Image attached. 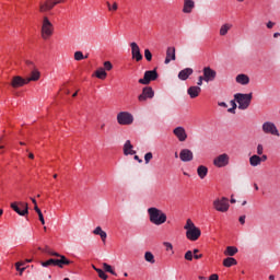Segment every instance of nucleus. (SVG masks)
<instances>
[{"label": "nucleus", "mask_w": 280, "mask_h": 280, "mask_svg": "<svg viewBox=\"0 0 280 280\" xmlns=\"http://www.w3.org/2000/svg\"><path fill=\"white\" fill-rule=\"evenodd\" d=\"M147 213L151 224H154L155 226H161V224H165V222H167V214L156 207L149 208Z\"/></svg>", "instance_id": "obj_1"}, {"label": "nucleus", "mask_w": 280, "mask_h": 280, "mask_svg": "<svg viewBox=\"0 0 280 280\" xmlns=\"http://www.w3.org/2000/svg\"><path fill=\"white\" fill-rule=\"evenodd\" d=\"M184 229L186 231V237L190 242H198L200 238V235H202V232L199 230L198 226L191 221V219H187L186 224L184 225Z\"/></svg>", "instance_id": "obj_2"}, {"label": "nucleus", "mask_w": 280, "mask_h": 280, "mask_svg": "<svg viewBox=\"0 0 280 280\" xmlns=\"http://www.w3.org/2000/svg\"><path fill=\"white\" fill-rule=\"evenodd\" d=\"M234 100L238 104V110H247L253 102V93H236L234 94Z\"/></svg>", "instance_id": "obj_3"}, {"label": "nucleus", "mask_w": 280, "mask_h": 280, "mask_svg": "<svg viewBox=\"0 0 280 280\" xmlns=\"http://www.w3.org/2000/svg\"><path fill=\"white\" fill-rule=\"evenodd\" d=\"M54 34V24L49 21V18L44 16L42 21V38L47 40Z\"/></svg>", "instance_id": "obj_4"}, {"label": "nucleus", "mask_w": 280, "mask_h": 280, "mask_svg": "<svg viewBox=\"0 0 280 280\" xmlns=\"http://www.w3.org/2000/svg\"><path fill=\"white\" fill-rule=\"evenodd\" d=\"M117 121L119 126H132L135 116H132L130 112H120L117 114Z\"/></svg>", "instance_id": "obj_5"}, {"label": "nucleus", "mask_w": 280, "mask_h": 280, "mask_svg": "<svg viewBox=\"0 0 280 280\" xmlns=\"http://www.w3.org/2000/svg\"><path fill=\"white\" fill-rule=\"evenodd\" d=\"M212 163L218 168L228 167L231 163V156L228 153L219 154L213 159Z\"/></svg>", "instance_id": "obj_6"}, {"label": "nucleus", "mask_w": 280, "mask_h": 280, "mask_svg": "<svg viewBox=\"0 0 280 280\" xmlns=\"http://www.w3.org/2000/svg\"><path fill=\"white\" fill-rule=\"evenodd\" d=\"M155 80H159V72H156V69L153 70H147L144 72V77L142 79H139V84L148 85L150 82H154Z\"/></svg>", "instance_id": "obj_7"}, {"label": "nucleus", "mask_w": 280, "mask_h": 280, "mask_svg": "<svg viewBox=\"0 0 280 280\" xmlns=\"http://www.w3.org/2000/svg\"><path fill=\"white\" fill-rule=\"evenodd\" d=\"M11 209L18 213V215H27L30 213V206L27 202L19 201V202H12Z\"/></svg>", "instance_id": "obj_8"}, {"label": "nucleus", "mask_w": 280, "mask_h": 280, "mask_svg": "<svg viewBox=\"0 0 280 280\" xmlns=\"http://www.w3.org/2000/svg\"><path fill=\"white\" fill-rule=\"evenodd\" d=\"M213 207L215 209V211H220L221 213H226V211H229V198L223 197L221 199H215L213 201Z\"/></svg>", "instance_id": "obj_9"}, {"label": "nucleus", "mask_w": 280, "mask_h": 280, "mask_svg": "<svg viewBox=\"0 0 280 280\" xmlns=\"http://www.w3.org/2000/svg\"><path fill=\"white\" fill-rule=\"evenodd\" d=\"M202 73H203L205 82H207V84H209V82H213L215 78H218V72L209 66L203 67Z\"/></svg>", "instance_id": "obj_10"}, {"label": "nucleus", "mask_w": 280, "mask_h": 280, "mask_svg": "<svg viewBox=\"0 0 280 280\" xmlns=\"http://www.w3.org/2000/svg\"><path fill=\"white\" fill-rule=\"evenodd\" d=\"M262 132H265V135H272L273 137H279V129H277V125H275V122H264Z\"/></svg>", "instance_id": "obj_11"}, {"label": "nucleus", "mask_w": 280, "mask_h": 280, "mask_svg": "<svg viewBox=\"0 0 280 280\" xmlns=\"http://www.w3.org/2000/svg\"><path fill=\"white\" fill-rule=\"evenodd\" d=\"M131 47V58L137 62H141L143 60V55H141V48H139V44L136 42L130 43Z\"/></svg>", "instance_id": "obj_12"}, {"label": "nucleus", "mask_w": 280, "mask_h": 280, "mask_svg": "<svg viewBox=\"0 0 280 280\" xmlns=\"http://www.w3.org/2000/svg\"><path fill=\"white\" fill-rule=\"evenodd\" d=\"M154 97V90L150 86L143 88L142 93L138 96L139 102H147Z\"/></svg>", "instance_id": "obj_13"}, {"label": "nucleus", "mask_w": 280, "mask_h": 280, "mask_svg": "<svg viewBox=\"0 0 280 280\" xmlns=\"http://www.w3.org/2000/svg\"><path fill=\"white\" fill-rule=\"evenodd\" d=\"M173 135H175V137L178 139V141H180L182 143L187 141V131L185 130V127L179 126L176 127L173 130Z\"/></svg>", "instance_id": "obj_14"}, {"label": "nucleus", "mask_w": 280, "mask_h": 280, "mask_svg": "<svg viewBox=\"0 0 280 280\" xmlns=\"http://www.w3.org/2000/svg\"><path fill=\"white\" fill-rule=\"evenodd\" d=\"M179 159L183 163H189L194 161V152L189 149H183L179 152Z\"/></svg>", "instance_id": "obj_15"}, {"label": "nucleus", "mask_w": 280, "mask_h": 280, "mask_svg": "<svg viewBox=\"0 0 280 280\" xmlns=\"http://www.w3.org/2000/svg\"><path fill=\"white\" fill-rule=\"evenodd\" d=\"M70 264H73V261L69 260V258L62 254L55 258V266H57V268H65V266H70Z\"/></svg>", "instance_id": "obj_16"}, {"label": "nucleus", "mask_w": 280, "mask_h": 280, "mask_svg": "<svg viewBox=\"0 0 280 280\" xmlns=\"http://www.w3.org/2000/svg\"><path fill=\"white\" fill-rule=\"evenodd\" d=\"M122 152L125 156H132L137 154V151H135V145H132V142L130 140H127L124 143Z\"/></svg>", "instance_id": "obj_17"}, {"label": "nucleus", "mask_w": 280, "mask_h": 280, "mask_svg": "<svg viewBox=\"0 0 280 280\" xmlns=\"http://www.w3.org/2000/svg\"><path fill=\"white\" fill-rule=\"evenodd\" d=\"M56 2L52 0H45L44 2L39 3V12L45 14V12H49V10H54Z\"/></svg>", "instance_id": "obj_18"}, {"label": "nucleus", "mask_w": 280, "mask_h": 280, "mask_svg": "<svg viewBox=\"0 0 280 280\" xmlns=\"http://www.w3.org/2000/svg\"><path fill=\"white\" fill-rule=\"evenodd\" d=\"M171 60H176V48L174 46L167 47L164 63L170 65Z\"/></svg>", "instance_id": "obj_19"}, {"label": "nucleus", "mask_w": 280, "mask_h": 280, "mask_svg": "<svg viewBox=\"0 0 280 280\" xmlns=\"http://www.w3.org/2000/svg\"><path fill=\"white\" fill-rule=\"evenodd\" d=\"M40 80V71L38 68L31 70V73L26 78V83L30 84V82H38Z\"/></svg>", "instance_id": "obj_20"}, {"label": "nucleus", "mask_w": 280, "mask_h": 280, "mask_svg": "<svg viewBox=\"0 0 280 280\" xmlns=\"http://www.w3.org/2000/svg\"><path fill=\"white\" fill-rule=\"evenodd\" d=\"M25 84H27V79H23L19 75L13 77L11 81V86H13V89H19V86H25Z\"/></svg>", "instance_id": "obj_21"}, {"label": "nucleus", "mask_w": 280, "mask_h": 280, "mask_svg": "<svg viewBox=\"0 0 280 280\" xmlns=\"http://www.w3.org/2000/svg\"><path fill=\"white\" fill-rule=\"evenodd\" d=\"M195 8H196V2H194V0H184V7H183L184 14H191Z\"/></svg>", "instance_id": "obj_22"}, {"label": "nucleus", "mask_w": 280, "mask_h": 280, "mask_svg": "<svg viewBox=\"0 0 280 280\" xmlns=\"http://www.w3.org/2000/svg\"><path fill=\"white\" fill-rule=\"evenodd\" d=\"M235 82L242 86H246L247 84H250V78L247 74L241 73L236 75Z\"/></svg>", "instance_id": "obj_23"}, {"label": "nucleus", "mask_w": 280, "mask_h": 280, "mask_svg": "<svg viewBox=\"0 0 280 280\" xmlns=\"http://www.w3.org/2000/svg\"><path fill=\"white\" fill-rule=\"evenodd\" d=\"M201 91L202 89L200 86L194 85L187 90V93L191 100H195V97H198V95H200Z\"/></svg>", "instance_id": "obj_24"}, {"label": "nucleus", "mask_w": 280, "mask_h": 280, "mask_svg": "<svg viewBox=\"0 0 280 280\" xmlns=\"http://www.w3.org/2000/svg\"><path fill=\"white\" fill-rule=\"evenodd\" d=\"M192 73H194V69H191V68H186V69L179 71L178 78H179L180 80L185 81V80H188V79H189V75H191Z\"/></svg>", "instance_id": "obj_25"}, {"label": "nucleus", "mask_w": 280, "mask_h": 280, "mask_svg": "<svg viewBox=\"0 0 280 280\" xmlns=\"http://www.w3.org/2000/svg\"><path fill=\"white\" fill-rule=\"evenodd\" d=\"M197 174L201 180H205V178H207V174H209V168L205 165H199L197 167Z\"/></svg>", "instance_id": "obj_26"}, {"label": "nucleus", "mask_w": 280, "mask_h": 280, "mask_svg": "<svg viewBox=\"0 0 280 280\" xmlns=\"http://www.w3.org/2000/svg\"><path fill=\"white\" fill-rule=\"evenodd\" d=\"M249 165L252 167H259L261 165V156L254 154L249 158Z\"/></svg>", "instance_id": "obj_27"}, {"label": "nucleus", "mask_w": 280, "mask_h": 280, "mask_svg": "<svg viewBox=\"0 0 280 280\" xmlns=\"http://www.w3.org/2000/svg\"><path fill=\"white\" fill-rule=\"evenodd\" d=\"M93 234L94 235H100L102 242H106V237H108V234H106V232H104V230H102V226H96L93 230Z\"/></svg>", "instance_id": "obj_28"}, {"label": "nucleus", "mask_w": 280, "mask_h": 280, "mask_svg": "<svg viewBox=\"0 0 280 280\" xmlns=\"http://www.w3.org/2000/svg\"><path fill=\"white\" fill-rule=\"evenodd\" d=\"M232 27H233V24H231V23H225V24L221 25V27L219 30L220 36H226V34H229V31Z\"/></svg>", "instance_id": "obj_29"}, {"label": "nucleus", "mask_w": 280, "mask_h": 280, "mask_svg": "<svg viewBox=\"0 0 280 280\" xmlns=\"http://www.w3.org/2000/svg\"><path fill=\"white\" fill-rule=\"evenodd\" d=\"M223 266H225V268H231V266H237V260L233 257H228L223 260Z\"/></svg>", "instance_id": "obj_30"}, {"label": "nucleus", "mask_w": 280, "mask_h": 280, "mask_svg": "<svg viewBox=\"0 0 280 280\" xmlns=\"http://www.w3.org/2000/svg\"><path fill=\"white\" fill-rule=\"evenodd\" d=\"M108 73H106V70L104 68H98L95 71V77L98 78V80H106V77Z\"/></svg>", "instance_id": "obj_31"}, {"label": "nucleus", "mask_w": 280, "mask_h": 280, "mask_svg": "<svg viewBox=\"0 0 280 280\" xmlns=\"http://www.w3.org/2000/svg\"><path fill=\"white\" fill-rule=\"evenodd\" d=\"M237 247L235 246H228L225 252H224V255H228L229 257H234V255H237Z\"/></svg>", "instance_id": "obj_32"}, {"label": "nucleus", "mask_w": 280, "mask_h": 280, "mask_svg": "<svg viewBox=\"0 0 280 280\" xmlns=\"http://www.w3.org/2000/svg\"><path fill=\"white\" fill-rule=\"evenodd\" d=\"M40 266L43 268H49V266H56V258H50V259H48L46 261H42Z\"/></svg>", "instance_id": "obj_33"}, {"label": "nucleus", "mask_w": 280, "mask_h": 280, "mask_svg": "<svg viewBox=\"0 0 280 280\" xmlns=\"http://www.w3.org/2000/svg\"><path fill=\"white\" fill-rule=\"evenodd\" d=\"M144 259H145V261H148L149 264H155L154 254H152L151 252H145V253H144Z\"/></svg>", "instance_id": "obj_34"}, {"label": "nucleus", "mask_w": 280, "mask_h": 280, "mask_svg": "<svg viewBox=\"0 0 280 280\" xmlns=\"http://www.w3.org/2000/svg\"><path fill=\"white\" fill-rule=\"evenodd\" d=\"M230 104L232 107L228 109V113L235 115V110H237V101H235V98H234V100L230 101Z\"/></svg>", "instance_id": "obj_35"}, {"label": "nucleus", "mask_w": 280, "mask_h": 280, "mask_svg": "<svg viewBox=\"0 0 280 280\" xmlns=\"http://www.w3.org/2000/svg\"><path fill=\"white\" fill-rule=\"evenodd\" d=\"M103 268H104L105 272H109V275H114V277H117V272H115V270H113V267L110 265L104 262Z\"/></svg>", "instance_id": "obj_36"}, {"label": "nucleus", "mask_w": 280, "mask_h": 280, "mask_svg": "<svg viewBox=\"0 0 280 280\" xmlns=\"http://www.w3.org/2000/svg\"><path fill=\"white\" fill-rule=\"evenodd\" d=\"M84 58H88L86 56L84 57V54L80 50L74 52V60L80 61L84 60Z\"/></svg>", "instance_id": "obj_37"}, {"label": "nucleus", "mask_w": 280, "mask_h": 280, "mask_svg": "<svg viewBox=\"0 0 280 280\" xmlns=\"http://www.w3.org/2000/svg\"><path fill=\"white\" fill-rule=\"evenodd\" d=\"M35 211L39 218L40 223L45 224V217L43 215V211H40V209L38 207H35Z\"/></svg>", "instance_id": "obj_38"}, {"label": "nucleus", "mask_w": 280, "mask_h": 280, "mask_svg": "<svg viewBox=\"0 0 280 280\" xmlns=\"http://www.w3.org/2000/svg\"><path fill=\"white\" fill-rule=\"evenodd\" d=\"M184 258L186 259V261H194V252L191 250L186 252Z\"/></svg>", "instance_id": "obj_39"}, {"label": "nucleus", "mask_w": 280, "mask_h": 280, "mask_svg": "<svg viewBox=\"0 0 280 280\" xmlns=\"http://www.w3.org/2000/svg\"><path fill=\"white\" fill-rule=\"evenodd\" d=\"M96 272H97L100 279H103V280L108 279V275H106V272H104V270H102V269H96Z\"/></svg>", "instance_id": "obj_40"}, {"label": "nucleus", "mask_w": 280, "mask_h": 280, "mask_svg": "<svg viewBox=\"0 0 280 280\" xmlns=\"http://www.w3.org/2000/svg\"><path fill=\"white\" fill-rule=\"evenodd\" d=\"M154 159V155L152 154V152H148L144 154V163L145 165H148L150 163V160Z\"/></svg>", "instance_id": "obj_41"}, {"label": "nucleus", "mask_w": 280, "mask_h": 280, "mask_svg": "<svg viewBox=\"0 0 280 280\" xmlns=\"http://www.w3.org/2000/svg\"><path fill=\"white\" fill-rule=\"evenodd\" d=\"M25 65H26V67H28L30 71H34V69H37L34 61L25 60Z\"/></svg>", "instance_id": "obj_42"}, {"label": "nucleus", "mask_w": 280, "mask_h": 280, "mask_svg": "<svg viewBox=\"0 0 280 280\" xmlns=\"http://www.w3.org/2000/svg\"><path fill=\"white\" fill-rule=\"evenodd\" d=\"M163 246H165V248H166V250L167 252H172V254H174V245H172V243H170V242H164L163 243Z\"/></svg>", "instance_id": "obj_43"}, {"label": "nucleus", "mask_w": 280, "mask_h": 280, "mask_svg": "<svg viewBox=\"0 0 280 280\" xmlns=\"http://www.w3.org/2000/svg\"><path fill=\"white\" fill-rule=\"evenodd\" d=\"M144 58L145 60H148V62L152 61V52L150 51V49L144 50Z\"/></svg>", "instance_id": "obj_44"}, {"label": "nucleus", "mask_w": 280, "mask_h": 280, "mask_svg": "<svg viewBox=\"0 0 280 280\" xmlns=\"http://www.w3.org/2000/svg\"><path fill=\"white\" fill-rule=\"evenodd\" d=\"M103 65H104V70L105 71L113 70V63L110 61H105Z\"/></svg>", "instance_id": "obj_45"}, {"label": "nucleus", "mask_w": 280, "mask_h": 280, "mask_svg": "<svg viewBox=\"0 0 280 280\" xmlns=\"http://www.w3.org/2000/svg\"><path fill=\"white\" fill-rule=\"evenodd\" d=\"M15 268H16L18 272H20V277H22L23 272H25V270H26L25 267L21 268V264H15Z\"/></svg>", "instance_id": "obj_46"}, {"label": "nucleus", "mask_w": 280, "mask_h": 280, "mask_svg": "<svg viewBox=\"0 0 280 280\" xmlns=\"http://www.w3.org/2000/svg\"><path fill=\"white\" fill-rule=\"evenodd\" d=\"M106 4H107V8H108V10H109L110 12L116 11L117 8H118L117 2H114L113 5H110V2H106Z\"/></svg>", "instance_id": "obj_47"}, {"label": "nucleus", "mask_w": 280, "mask_h": 280, "mask_svg": "<svg viewBox=\"0 0 280 280\" xmlns=\"http://www.w3.org/2000/svg\"><path fill=\"white\" fill-rule=\"evenodd\" d=\"M257 155L256 156H261V154H264V145L262 144H258L257 149H256Z\"/></svg>", "instance_id": "obj_48"}, {"label": "nucleus", "mask_w": 280, "mask_h": 280, "mask_svg": "<svg viewBox=\"0 0 280 280\" xmlns=\"http://www.w3.org/2000/svg\"><path fill=\"white\" fill-rule=\"evenodd\" d=\"M46 253L51 257H60V253H57V252L47 250Z\"/></svg>", "instance_id": "obj_49"}, {"label": "nucleus", "mask_w": 280, "mask_h": 280, "mask_svg": "<svg viewBox=\"0 0 280 280\" xmlns=\"http://www.w3.org/2000/svg\"><path fill=\"white\" fill-rule=\"evenodd\" d=\"M203 82H205V77L201 75V77L198 78L197 85H198V86H202V83H203Z\"/></svg>", "instance_id": "obj_50"}, {"label": "nucleus", "mask_w": 280, "mask_h": 280, "mask_svg": "<svg viewBox=\"0 0 280 280\" xmlns=\"http://www.w3.org/2000/svg\"><path fill=\"white\" fill-rule=\"evenodd\" d=\"M238 222H241V224H246V215H241Z\"/></svg>", "instance_id": "obj_51"}, {"label": "nucleus", "mask_w": 280, "mask_h": 280, "mask_svg": "<svg viewBox=\"0 0 280 280\" xmlns=\"http://www.w3.org/2000/svg\"><path fill=\"white\" fill-rule=\"evenodd\" d=\"M267 27H268V30H272V28L275 27V22L269 21V22L267 23Z\"/></svg>", "instance_id": "obj_52"}, {"label": "nucleus", "mask_w": 280, "mask_h": 280, "mask_svg": "<svg viewBox=\"0 0 280 280\" xmlns=\"http://www.w3.org/2000/svg\"><path fill=\"white\" fill-rule=\"evenodd\" d=\"M218 105L222 108H229V105L225 102H219Z\"/></svg>", "instance_id": "obj_53"}, {"label": "nucleus", "mask_w": 280, "mask_h": 280, "mask_svg": "<svg viewBox=\"0 0 280 280\" xmlns=\"http://www.w3.org/2000/svg\"><path fill=\"white\" fill-rule=\"evenodd\" d=\"M218 279H219L218 275L213 273V275H211V276L209 277L208 280H218Z\"/></svg>", "instance_id": "obj_54"}, {"label": "nucleus", "mask_w": 280, "mask_h": 280, "mask_svg": "<svg viewBox=\"0 0 280 280\" xmlns=\"http://www.w3.org/2000/svg\"><path fill=\"white\" fill-rule=\"evenodd\" d=\"M265 161H268V155L260 156V163H264Z\"/></svg>", "instance_id": "obj_55"}, {"label": "nucleus", "mask_w": 280, "mask_h": 280, "mask_svg": "<svg viewBox=\"0 0 280 280\" xmlns=\"http://www.w3.org/2000/svg\"><path fill=\"white\" fill-rule=\"evenodd\" d=\"M135 161H138V163H143V160L139 159V155L133 156Z\"/></svg>", "instance_id": "obj_56"}, {"label": "nucleus", "mask_w": 280, "mask_h": 280, "mask_svg": "<svg viewBox=\"0 0 280 280\" xmlns=\"http://www.w3.org/2000/svg\"><path fill=\"white\" fill-rule=\"evenodd\" d=\"M192 257H195L196 259H202V254H195Z\"/></svg>", "instance_id": "obj_57"}, {"label": "nucleus", "mask_w": 280, "mask_h": 280, "mask_svg": "<svg viewBox=\"0 0 280 280\" xmlns=\"http://www.w3.org/2000/svg\"><path fill=\"white\" fill-rule=\"evenodd\" d=\"M31 200H32L33 205H35L34 209L36 210V207H38V205L36 203V199L31 198Z\"/></svg>", "instance_id": "obj_58"}, {"label": "nucleus", "mask_w": 280, "mask_h": 280, "mask_svg": "<svg viewBox=\"0 0 280 280\" xmlns=\"http://www.w3.org/2000/svg\"><path fill=\"white\" fill-rule=\"evenodd\" d=\"M279 36H280V33H275L273 34V38H279Z\"/></svg>", "instance_id": "obj_59"}, {"label": "nucleus", "mask_w": 280, "mask_h": 280, "mask_svg": "<svg viewBox=\"0 0 280 280\" xmlns=\"http://www.w3.org/2000/svg\"><path fill=\"white\" fill-rule=\"evenodd\" d=\"M28 159H34V153H28Z\"/></svg>", "instance_id": "obj_60"}, {"label": "nucleus", "mask_w": 280, "mask_h": 280, "mask_svg": "<svg viewBox=\"0 0 280 280\" xmlns=\"http://www.w3.org/2000/svg\"><path fill=\"white\" fill-rule=\"evenodd\" d=\"M15 264H20V267H21V266H25V262H24V261H19V262H15Z\"/></svg>", "instance_id": "obj_61"}, {"label": "nucleus", "mask_w": 280, "mask_h": 280, "mask_svg": "<svg viewBox=\"0 0 280 280\" xmlns=\"http://www.w3.org/2000/svg\"><path fill=\"white\" fill-rule=\"evenodd\" d=\"M200 280H207V278L205 276H199Z\"/></svg>", "instance_id": "obj_62"}, {"label": "nucleus", "mask_w": 280, "mask_h": 280, "mask_svg": "<svg viewBox=\"0 0 280 280\" xmlns=\"http://www.w3.org/2000/svg\"><path fill=\"white\" fill-rule=\"evenodd\" d=\"M192 253H194V255H197V253H199V250L198 249H194Z\"/></svg>", "instance_id": "obj_63"}, {"label": "nucleus", "mask_w": 280, "mask_h": 280, "mask_svg": "<svg viewBox=\"0 0 280 280\" xmlns=\"http://www.w3.org/2000/svg\"><path fill=\"white\" fill-rule=\"evenodd\" d=\"M269 280H275V276H269Z\"/></svg>", "instance_id": "obj_64"}]
</instances>
